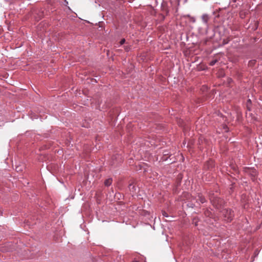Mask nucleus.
I'll return each mask as SVG.
<instances>
[{"mask_svg":"<svg viewBox=\"0 0 262 262\" xmlns=\"http://www.w3.org/2000/svg\"><path fill=\"white\" fill-rule=\"evenodd\" d=\"M208 196L212 206L216 210L219 211H221L226 203L224 200L220 197L215 195L213 191L212 190H210L208 192Z\"/></svg>","mask_w":262,"mask_h":262,"instance_id":"f257e3e1","label":"nucleus"},{"mask_svg":"<svg viewBox=\"0 0 262 262\" xmlns=\"http://www.w3.org/2000/svg\"><path fill=\"white\" fill-rule=\"evenodd\" d=\"M220 212H222L225 221L227 222H231L233 220L234 213L231 209H224Z\"/></svg>","mask_w":262,"mask_h":262,"instance_id":"f03ea898","label":"nucleus"},{"mask_svg":"<svg viewBox=\"0 0 262 262\" xmlns=\"http://www.w3.org/2000/svg\"><path fill=\"white\" fill-rule=\"evenodd\" d=\"M243 171L246 174L250 176L252 181L254 182L256 180L258 172L254 167L251 168L246 167L244 168Z\"/></svg>","mask_w":262,"mask_h":262,"instance_id":"7ed1b4c3","label":"nucleus"},{"mask_svg":"<svg viewBox=\"0 0 262 262\" xmlns=\"http://www.w3.org/2000/svg\"><path fill=\"white\" fill-rule=\"evenodd\" d=\"M112 160L111 164L114 166H117L118 164L122 163L123 161L122 157L119 154L114 155L112 157Z\"/></svg>","mask_w":262,"mask_h":262,"instance_id":"20e7f679","label":"nucleus"},{"mask_svg":"<svg viewBox=\"0 0 262 262\" xmlns=\"http://www.w3.org/2000/svg\"><path fill=\"white\" fill-rule=\"evenodd\" d=\"M214 167V162L212 160H209L205 162L204 168L206 170H211Z\"/></svg>","mask_w":262,"mask_h":262,"instance_id":"39448f33","label":"nucleus"},{"mask_svg":"<svg viewBox=\"0 0 262 262\" xmlns=\"http://www.w3.org/2000/svg\"><path fill=\"white\" fill-rule=\"evenodd\" d=\"M204 214L206 217L213 218L214 216V214L211 212L212 209L210 208H206L203 209Z\"/></svg>","mask_w":262,"mask_h":262,"instance_id":"423d86ee","label":"nucleus"},{"mask_svg":"<svg viewBox=\"0 0 262 262\" xmlns=\"http://www.w3.org/2000/svg\"><path fill=\"white\" fill-rule=\"evenodd\" d=\"M195 199L196 201H199L202 204L207 202L205 197L201 193H198L195 196Z\"/></svg>","mask_w":262,"mask_h":262,"instance_id":"0eeeda50","label":"nucleus"},{"mask_svg":"<svg viewBox=\"0 0 262 262\" xmlns=\"http://www.w3.org/2000/svg\"><path fill=\"white\" fill-rule=\"evenodd\" d=\"M183 178V174L182 173H180L178 174L177 178H176V183H175V185H176V188H178V187H179L181 185Z\"/></svg>","mask_w":262,"mask_h":262,"instance_id":"6e6552de","label":"nucleus"},{"mask_svg":"<svg viewBox=\"0 0 262 262\" xmlns=\"http://www.w3.org/2000/svg\"><path fill=\"white\" fill-rule=\"evenodd\" d=\"M210 17L207 14H203L201 16L202 21L206 26L208 25V21L210 19Z\"/></svg>","mask_w":262,"mask_h":262,"instance_id":"1a4fd4ad","label":"nucleus"},{"mask_svg":"<svg viewBox=\"0 0 262 262\" xmlns=\"http://www.w3.org/2000/svg\"><path fill=\"white\" fill-rule=\"evenodd\" d=\"M129 190L133 193L136 192V186L134 185V182L132 181L130 182L128 186Z\"/></svg>","mask_w":262,"mask_h":262,"instance_id":"9d476101","label":"nucleus"},{"mask_svg":"<svg viewBox=\"0 0 262 262\" xmlns=\"http://www.w3.org/2000/svg\"><path fill=\"white\" fill-rule=\"evenodd\" d=\"M162 11L163 12L162 14H164L165 15L167 16L169 14V9L166 6H162Z\"/></svg>","mask_w":262,"mask_h":262,"instance_id":"9b49d317","label":"nucleus"},{"mask_svg":"<svg viewBox=\"0 0 262 262\" xmlns=\"http://www.w3.org/2000/svg\"><path fill=\"white\" fill-rule=\"evenodd\" d=\"M252 101L250 99H248L246 102V108L248 111H251Z\"/></svg>","mask_w":262,"mask_h":262,"instance_id":"f8f14e48","label":"nucleus"},{"mask_svg":"<svg viewBox=\"0 0 262 262\" xmlns=\"http://www.w3.org/2000/svg\"><path fill=\"white\" fill-rule=\"evenodd\" d=\"M112 182L113 180L112 178L106 179L104 182V185L107 187L110 186L112 184Z\"/></svg>","mask_w":262,"mask_h":262,"instance_id":"ddd939ff","label":"nucleus"},{"mask_svg":"<svg viewBox=\"0 0 262 262\" xmlns=\"http://www.w3.org/2000/svg\"><path fill=\"white\" fill-rule=\"evenodd\" d=\"M256 60L255 59L251 60L248 62V67H253L255 66Z\"/></svg>","mask_w":262,"mask_h":262,"instance_id":"4468645a","label":"nucleus"},{"mask_svg":"<svg viewBox=\"0 0 262 262\" xmlns=\"http://www.w3.org/2000/svg\"><path fill=\"white\" fill-rule=\"evenodd\" d=\"M235 183H232L231 185H230V187L229 188V192L230 193H231L233 192L234 191V186H235Z\"/></svg>","mask_w":262,"mask_h":262,"instance_id":"2eb2a0df","label":"nucleus"},{"mask_svg":"<svg viewBox=\"0 0 262 262\" xmlns=\"http://www.w3.org/2000/svg\"><path fill=\"white\" fill-rule=\"evenodd\" d=\"M230 39L229 37H227L226 38L224 39L222 41V45H225L228 43L230 41Z\"/></svg>","mask_w":262,"mask_h":262,"instance_id":"dca6fc26","label":"nucleus"},{"mask_svg":"<svg viewBox=\"0 0 262 262\" xmlns=\"http://www.w3.org/2000/svg\"><path fill=\"white\" fill-rule=\"evenodd\" d=\"M259 23L258 21H254V27L252 28L253 30H256L258 27Z\"/></svg>","mask_w":262,"mask_h":262,"instance_id":"f3484780","label":"nucleus"},{"mask_svg":"<svg viewBox=\"0 0 262 262\" xmlns=\"http://www.w3.org/2000/svg\"><path fill=\"white\" fill-rule=\"evenodd\" d=\"M217 61L218 60L217 59H213L210 61L209 65L210 66H213Z\"/></svg>","mask_w":262,"mask_h":262,"instance_id":"a211bd4d","label":"nucleus"},{"mask_svg":"<svg viewBox=\"0 0 262 262\" xmlns=\"http://www.w3.org/2000/svg\"><path fill=\"white\" fill-rule=\"evenodd\" d=\"M186 16L188 17L189 18L190 21H191L192 23H195V18L194 17H192V16H191L189 15H187Z\"/></svg>","mask_w":262,"mask_h":262,"instance_id":"6ab92c4d","label":"nucleus"},{"mask_svg":"<svg viewBox=\"0 0 262 262\" xmlns=\"http://www.w3.org/2000/svg\"><path fill=\"white\" fill-rule=\"evenodd\" d=\"M124 49L126 52H128L130 50L131 48L130 46H125Z\"/></svg>","mask_w":262,"mask_h":262,"instance_id":"aec40b11","label":"nucleus"},{"mask_svg":"<svg viewBox=\"0 0 262 262\" xmlns=\"http://www.w3.org/2000/svg\"><path fill=\"white\" fill-rule=\"evenodd\" d=\"M192 223L194 224L195 226H198V219L196 217L193 218Z\"/></svg>","mask_w":262,"mask_h":262,"instance_id":"412c9836","label":"nucleus"},{"mask_svg":"<svg viewBox=\"0 0 262 262\" xmlns=\"http://www.w3.org/2000/svg\"><path fill=\"white\" fill-rule=\"evenodd\" d=\"M165 16L164 14L161 13L159 15V17L161 20L163 21L165 18Z\"/></svg>","mask_w":262,"mask_h":262,"instance_id":"4be33fe9","label":"nucleus"},{"mask_svg":"<svg viewBox=\"0 0 262 262\" xmlns=\"http://www.w3.org/2000/svg\"><path fill=\"white\" fill-rule=\"evenodd\" d=\"M162 215L165 217H168V215L167 213L165 211H162Z\"/></svg>","mask_w":262,"mask_h":262,"instance_id":"5701e85b","label":"nucleus"},{"mask_svg":"<svg viewBox=\"0 0 262 262\" xmlns=\"http://www.w3.org/2000/svg\"><path fill=\"white\" fill-rule=\"evenodd\" d=\"M125 42V39L124 38H122L121 39L120 41V44L121 45L124 44V43Z\"/></svg>","mask_w":262,"mask_h":262,"instance_id":"b1692460","label":"nucleus"},{"mask_svg":"<svg viewBox=\"0 0 262 262\" xmlns=\"http://www.w3.org/2000/svg\"><path fill=\"white\" fill-rule=\"evenodd\" d=\"M16 170L17 171H22V169L21 168V167L20 166H17L16 167Z\"/></svg>","mask_w":262,"mask_h":262,"instance_id":"393cba45","label":"nucleus"},{"mask_svg":"<svg viewBox=\"0 0 262 262\" xmlns=\"http://www.w3.org/2000/svg\"><path fill=\"white\" fill-rule=\"evenodd\" d=\"M232 168H233V170H234L235 172H237V169L236 166H233Z\"/></svg>","mask_w":262,"mask_h":262,"instance_id":"a878e982","label":"nucleus"},{"mask_svg":"<svg viewBox=\"0 0 262 262\" xmlns=\"http://www.w3.org/2000/svg\"><path fill=\"white\" fill-rule=\"evenodd\" d=\"M162 161H166L167 160V158H166V157H162Z\"/></svg>","mask_w":262,"mask_h":262,"instance_id":"bb28decb","label":"nucleus"},{"mask_svg":"<svg viewBox=\"0 0 262 262\" xmlns=\"http://www.w3.org/2000/svg\"><path fill=\"white\" fill-rule=\"evenodd\" d=\"M240 16L241 18H244V15H243L242 14H240Z\"/></svg>","mask_w":262,"mask_h":262,"instance_id":"cd10ccee","label":"nucleus"},{"mask_svg":"<svg viewBox=\"0 0 262 262\" xmlns=\"http://www.w3.org/2000/svg\"><path fill=\"white\" fill-rule=\"evenodd\" d=\"M240 16L241 18H244V15H243L242 14H240Z\"/></svg>","mask_w":262,"mask_h":262,"instance_id":"c85d7f7f","label":"nucleus"},{"mask_svg":"<svg viewBox=\"0 0 262 262\" xmlns=\"http://www.w3.org/2000/svg\"><path fill=\"white\" fill-rule=\"evenodd\" d=\"M232 2L235 3L237 0H231Z\"/></svg>","mask_w":262,"mask_h":262,"instance_id":"c756f323","label":"nucleus"},{"mask_svg":"<svg viewBox=\"0 0 262 262\" xmlns=\"http://www.w3.org/2000/svg\"><path fill=\"white\" fill-rule=\"evenodd\" d=\"M215 17H219V14H217V15H215Z\"/></svg>","mask_w":262,"mask_h":262,"instance_id":"7c9ffc66","label":"nucleus"},{"mask_svg":"<svg viewBox=\"0 0 262 262\" xmlns=\"http://www.w3.org/2000/svg\"><path fill=\"white\" fill-rule=\"evenodd\" d=\"M45 148H49V146H48V147H47V145H46Z\"/></svg>","mask_w":262,"mask_h":262,"instance_id":"2f4dec72","label":"nucleus"},{"mask_svg":"<svg viewBox=\"0 0 262 262\" xmlns=\"http://www.w3.org/2000/svg\"><path fill=\"white\" fill-rule=\"evenodd\" d=\"M213 13L216 15V13L215 12H213Z\"/></svg>","mask_w":262,"mask_h":262,"instance_id":"473e14b6","label":"nucleus"}]
</instances>
